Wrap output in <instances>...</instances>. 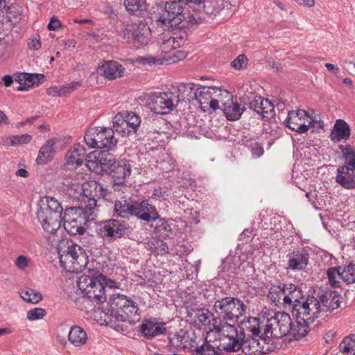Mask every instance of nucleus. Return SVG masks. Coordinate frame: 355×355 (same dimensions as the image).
I'll list each match as a JSON object with an SVG mask.
<instances>
[{"mask_svg": "<svg viewBox=\"0 0 355 355\" xmlns=\"http://www.w3.org/2000/svg\"><path fill=\"white\" fill-rule=\"evenodd\" d=\"M96 200L91 191L83 186V196L81 205L67 208L62 218L63 227L71 235H83L85 232V226L94 219V211Z\"/></svg>", "mask_w": 355, "mask_h": 355, "instance_id": "obj_1", "label": "nucleus"}, {"mask_svg": "<svg viewBox=\"0 0 355 355\" xmlns=\"http://www.w3.org/2000/svg\"><path fill=\"white\" fill-rule=\"evenodd\" d=\"M83 293V300L98 304L106 301L105 287L107 277L95 269H86L77 282Z\"/></svg>", "mask_w": 355, "mask_h": 355, "instance_id": "obj_2", "label": "nucleus"}, {"mask_svg": "<svg viewBox=\"0 0 355 355\" xmlns=\"http://www.w3.org/2000/svg\"><path fill=\"white\" fill-rule=\"evenodd\" d=\"M114 212L121 218L129 219L132 216H136L147 223L155 221L159 217L156 207L150 204L148 200L139 202L125 197L115 201Z\"/></svg>", "mask_w": 355, "mask_h": 355, "instance_id": "obj_3", "label": "nucleus"}, {"mask_svg": "<svg viewBox=\"0 0 355 355\" xmlns=\"http://www.w3.org/2000/svg\"><path fill=\"white\" fill-rule=\"evenodd\" d=\"M107 304V315L116 321L135 324L141 319L138 304L130 297L115 293L111 295Z\"/></svg>", "mask_w": 355, "mask_h": 355, "instance_id": "obj_4", "label": "nucleus"}, {"mask_svg": "<svg viewBox=\"0 0 355 355\" xmlns=\"http://www.w3.org/2000/svg\"><path fill=\"white\" fill-rule=\"evenodd\" d=\"M63 208L53 197H46L42 200L37 211V217L43 230L55 234L61 227Z\"/></svg>", "mask_w": 355, "mask_h": 355, "instance_id": "obj_5", "label": "nucleus"}, {"mask_svg": "<svg viewBox=\"0 0 355 355\" xmlns=\"http://www.w3.org/2000/svg\"><path fill=\"white\" fill-rule=\"evenodd\" d=\"M67 248L59 258L61 266L67 272L78 273L86 270L88 257L85 250L79 245L67 241Z\"/></svg>", "mask_w": 355, "mask_h": 355, "instance_id": "obj_6", "label": "nucleus"}, {"mask_svg": "<svg viewBox=\"0 0 355 355\" xmlns=\"http://www.w3.org/2000/svg\"><path fill=\"white\" fill-rule=\"evenodd\" d=\"M84 140L92 148L113 150L117 144L114 130L109 128L95 127L86 132Z\"/></svg>", "mask_w": 355, "mask_h": 355, "instance_id": "obj_7", "label": "nucleus"}, {"mask_svg": "<svg viewBox=\"0 0 355 355\" xmlns=\"http://www.w3.org/2000/svg\"><path fill=\"white\" fill-rule=\"evenodd\" d=\"M184 18L185 13H183L180 4L176 1H170L166 2L160 8L156 21L163 26L164 28L169 30L184 27V24H180Z\"/></svg>", "mask_w": 355, "mask_h": 355, "instance_id": "obj_8", "label": "nucleus"}, {"mask_svg": "<svg viewBox=\"0 0 355 355\" xmlns=\"http://www.w3.org/2000/svg\"><path fill=\"white\" fill-rule=\"evenodd\" d=\"M123 37L128 43L139 48L146 45L150 39L151 31L147 23L139 21L138 23H123Z\"/></svg>", "mask_w": 355, "mask_h": 355, "instance_id": "obj_9", "label": "nucleus"}, {"mask_svg": "<svg viewBox=\"0 0 355 355\" xmlns=\"http://www.w3.org/2000/svg\"><path fill=\"white\" fill-rule=\"evenodd\" d=\"M149 109L157 114H167L178 105V98L173 91L156 92L147 100Z\"/></svg>", "mask_w": 355, "mask_h": 355, "instance_id": "obj_10", "label": "nucleus"}, {"mask_svg": "<svg viewBox=\"0 0 355 355\" xmlns=\"http://www.w3.org/2000/svg\"><path fill=\"white\" fill-rule=\"evenodd\" d=\"M321 313V306L317 297L308 295L298 304H293V316H297L311 321H315Z\"/></svg>", "mask_w": 355, "mask_h": 355, "instance_id": "obj_11", "label": "nucleus"}, {"mask_svg": "<svg viewBox=\"0 0 355 355\" xmlns=\"http://www.w3.org/2000/svg\"><path fill=\"white\" fill-rule=\"evenodd\" d=\"M129 228V225L124 220L110 219L101 225L98 234L103 239L114 241L124 236Z\"/></svg>", "mask_w": 355, "mask_h": 355, "instance_id": "obj_12", "label": "nucleus"}, {"mask_svg": "<svg viewBox=\"0 0 355 355\" xmlns=\"http://www.w3.org/2000/svg\"><path fill=\"white\" fill-rule=\"evenodd\" d=\"M287 269L293 271L304 270L309 264L310 254L305 248L293 250L287 254Z\"/></svg>", "mask_w": 355, "mask_h": 355, "instance_id": "obj_13", "label": "nucleus"}, {"mask_svg": "<svg viewBox=\"0 0 355 355\" xmlns=\"http://www.w3.org/2000/svg\"><path fill=\"white\" fill-rule=\"evenodd\" d=\"M249 107L261 116L263 120L268 121L275 116V108L272 103L261 96H254L250 102Z\"/></svg>", "mask_w": 355, "mask_h": 355, "instance_id": "obj_14", "label": "nucleus"}, {"mask_svg": "<svg viewBox=\"0 0 355 355\" xmlns=\"http://www.w3.org/2000/svg\"><path fill=\"white\" fill-rule=\"evenodd\" d=\"M139 329L142 335L147 339L164 334L166 331L165 323L159 322L155 318L144 320Z\"/></svg>", "mask_w": 355, "mask_h": 355, "instance_id": "obj_15", "label": "nucleus"}, {"mask_svg": "<svg viewBox=\"0 0 355 355\" xmlns=\"http://www.w3.org/2000/svg\"><path fill=\"white\" fill-rule=\"evenodd\" d=\"M85 148L80 144H76L69 149L65 155V165L69 168H77L86 160Z\"/></svg>", "mask_w": 355, "mask_h": 355, "instance_id": "obj_16", "label": "nucleus"}, {"mask_svg": "<svg viewBox=\"0 0 355 355\" xmlns=\"http://www.w3.org/2000/svg\"><path fill=\"white\" fill-rule=\"evenodd\" d=\"M123 66L116 61H104L97 69V72L110 80H115L123 76L125 72Z\"/></svg>", "mask_w": 355, "mask_h": 355, "instance_id": "obj_17", "label": "nucleus"}, {"mask_svg": "<svg viewBox=\"0 0 355 355\" xmlns=\"http://www.w3.org/2000/svg\"><path fill=\"white\" fill-rule=\"evenodd\" d=\"M295 322H293L289 334V340H300L305 337L310 331V324L313 321L297 316H293Z\"/></svg>", "mask_w": 355, "mask_h": 355, "instance_id": "obj_18", "label": "nucleus"}, {"mask_svg": "<svg viewBox=\"0 0 355 355\" xmlns=\"http://www.w3.org/2000/svg\"><path fill=\"white\" fill-rule=\"evenodd\" d=\"M274 321L276 324L278 334L275 333V338L289 336L291 325L293 324L290 315L285 312H277L268 322Z\"/></svg>", "mask_w": 355, "mask_h": 355, "instance_id": "obj_19", "label": "nucleus"}, {"mask_svg": "<svg viewBox=\"0 0 355 355\" xmlns=\"http://www.w3.org/2000/svg\"><path fill=\"white\" fill-rule=\"evenodd\" d=\"M318 297L321 312L332 311L340 306L341 296L336 291H326Z\"/></svg>", "mask_w": 355, "mask_h": 355, "instance_id": "obj_20", "label": "nucleus"}, {"mask_svg": "<svg viewBox=\"0 0 355 355\" xmlns=\"http://www.w3.org/2000/svg\"><path fill=\"white\" fill-rule=\"evenodd\" d=\"M109 173L112 175L114 184H123L125 178L131 173V167L128 161L121 159L116 162Z\"/></svg>", "mask_w": 355, "mask_h": 355, "instance_id": "obj_21", "label": "nucleus"}, {"mask_svg": "<svg viewBox=\"0 0 355 355\" xmlns=\"http://www.w3.org/2000/svg\"><path fill=\"white\" fill-rule=\"evenodd\" d=\"M354 170L348 166H339L337 168L336 182L346 189H355Z\"/></svg>", "mask_w": 355, "mask_h": 355, "instance_id": "obj_22", "label": "nucleus"}, {"mask_svg": "<svg viewBox=\"0 0 355 355\" xmlns=\"http://www.w3.org/2000/svg\"><path fill=\"white\" fill-rule=\"evenodd\" d=\"M211 313L205 309H191L187 311V321L200 328L209 323Z\"/></svg>", "mask_w": 355, "mask_h": 355, "instance_id": "obj_23", "label": "nucleus"}, {"mask_svg": "<svg viewBox=\"0 0 355 355\" xmlns=\"http://www.w3.org/2000/svg\"><path fill=\"white\" fill-rule=\"evenodd\" d=\"M221 110L227 120L236 121L241 117L245 108L238 102L234 101L232 98H230L223 103Z\"/></svg>", "mask_w": 355, "mask_h": 355, "instance_id": "obj_24", "label": "nucleus"}, {"mask_svg": "<svg viewBox=\"0 0 355 355\" xmlns=\"http://www.w3.org/2000/svg\"><path fill=\"white\" fill-rule=\"evenodd\" d=\"M57 142L55 138H51L45 141L40 148L36 162L38 164H46L51 162L55 153V145Z\"/></svg>", "mask_w": 355, "mask_h": 355, "instance_id": "obj_25", "label": "nucleus"}, {"mask_svg": "<svg viewBox=\"0 0 355 355\" xmlns=\"http://www.w3.org/2000/svg\"><path fill=\"white\" fill-rule=\"evenodd\" d=\"M351 135L349 124L343 119H337L330 134L331 140L336 143L347 140Z\"/></svg>", "mask_w": 355, "mask_h": 355, "instance_id": "obj_26", "label": "nucleus"}, {"mask_svg": "<svg viewBox=\"0 0 355 355\" xmlns=\"http://www.w3.org/2000/svg\"><path fill=\"white\" fill-rule=\"evenodd\" d=\"M305 297L302 287L297 284L288 283L286 287V295L283 297L285 305L292 306L293 304H298L299 301Z\"/></svg>", "mask_w": 355, "mask_h": 355, "instance_id": "obj_27", "label": "nucleus"}, {"mask_svg": "<svg viewBox=\"0 0 355 355\" xmlns=\"http://www.w3.org/2000/svg\"><path fill=\"white\" fill-rule=\"evenodd\" d=\"M193 83H180L177 90L174 92L178 98V103L180 101L191 102L196 98L197 87Z\"/></svg>", "mask_w": 355, "mask_h": 355, "instance_id": "obj_28", "label": "nucleus"}, {"mask_svg": "<svg viewBox=\"0 0 355 355\" xmlns=\"http://www.w3.org/2000/svg\"><path fill=\"white\" fill-rule=\"evenodd\" d=\"M241 331L245 336H259L263 326L260 325L259 319L250 317L247 320H243L239 325Z\"/></svg>", "mask_w": 355, "mask_h": 355, "instance_id": "obj_29", "label": "nucleus"}, {"mask_svg": "<svg viewBox=\"0 0 355 355\" xmlns=\"http://www.w3.org/2000/svg\"><path fill=\"white\" fill-rule=\"evenodd\" d=\"M123 5L130 15L143 17L148 10L146 0H124Z\"/></svg>", "mask_w": 355, "mask_h": 355, "instance_id": "obj_30", "label": "nucleus"}, {"mask_svg": "<svg viewBox=\"0 0 355 355\" xmlns=\"http://www.w3.org/2000/svg\"><path fill=\"white\" fill-rule=\"evenodd\" d=\"M220 89L216 87H205L198 85L197 86V95L196 100L201 107H207L209 101L212 98V95L220 92Z\"/></svg>", "mask_w": 355, "mask_h": 355, "instance_id": "obj_31", "label": "nucleus"}, {"mask_svg": "<svg viewBox=\"0 0 355 355\" xmlns=\"http://www.w3.org/2000/svg\"><path fill=\"white\" fill-rule=\"evenodd\" d=\"M245 311L246 306L244 303L239 298L234 297L225 321H236L240 316L245 314Z\"/></svg>", "mask_w": 355, "mask_h": 355, "instance_id": "obj_32", "label": "nucleus"}, {"mask_svg": "<svg viewBox=\"0 0 355 355\" xmlns=\"http://www.w3.org/2000/svg\"><path fill=\"white\" fill-rule=\"evenodd\" d=\"M233 298L234 297H224L216 300L214 302L213 309L218 317L223 320H225L227 316L228 310H230Z\"/></svg>", "mask_w": 355, "mask_h": 355, "instance_id": "obj_33", "label": "nucleus"}, {"mask_svg": "<svg viewBox=\"0 0 355 355\" xmlns=\"http://www.w3.org/2000/svg\"><path fill=\"white\" fill-rule=\"evenodd\" d=\"M68 338L74 346L80 347L86 343L87 335L80 327L73 326L69 331Z\"/></svg>", "mask_w": 355, "mask_h": 355, "instance_id": "obj_34", "label": "nucleus"}, {"mask_svg": "<svg viewBox=\"0 0 355 355\" xmlns=\"http://www.w3.org/2000/svg\"><path fill=\"white\" fill-rule=\"evenodd\" d=\"M125 118L123 113L120 112L116 114L113 119V125L112 128H111L114 130V132H118L123 137L128 136L132 134Z\"/></svg>", "mask_w": 355, "mask_h": 355, "instance_id": "obj_35", "label": "nucleus"}, {"mask_svg": "<svg viewBox=\"0 0 355 355\" xmlns=\"http://www.w3.org/2000/svg\"><path fill=\"white\" fill-rule=\"evenodd\" d=\"M230 342L224 347V349L226 352H238L241 348L243 351H245L247 348V341H245V336L243 333H240L238 336H235L233 338H229Z\"/></svg>", "mask_w": 355, "mask_h": 355, "instance_id": "obj_36", "label": "nucleus"}, {"mask_svg": "<svg viewBox=\"0 0 355 355\" xmlns=\"http://www.w3.org/2000/svg\"><path fill=\"white\" fill-rule=\"evenodd\" d=\"M87 161V166L88 168L97 174H104L106 164H102L97 151H94L88 155Z\"/></svg>", "mask_w": 355, "mask_h": 355, "instance_id": "obj_37", "label": "nucleus"}, {"mask_svg": "<svg viewBox=\"0 0 355 355\" xmlns=\"http://www.w3.org/2000/svg\"><path fill=\"white\" fill-rule=\"evenodd\" d=\"M187 334L188 333L183 329H180L178 332L176 333L170 334L168 338L171 345L176 348H186V343L187 342V337H188Z\"/></svg>", "mask_w": 355, "mask_h": 355, "instance_id": "obj_38", "label": "nucleus"}, {"mask_svg": "<svg viewBox=\"0 0 355 355\" xmlns=\"http://www.w3.org/2000/svg\"><path fill=\"white\" fill-rule=\"evenodd\" d=\"M284 123L286 126L292 130H294L298 133H305L306 132L309 127L311 124L310 121L308 125L305 124V123H302L299 119L293 120L291 119V115L288 114L286 119L284 120Z\"/></svg>", "mask_w": 355, "mask_h": 355, "instance_id": "obj_39", "label": "nucleus"}, {"mask_svg": "<svg viewBox=\"0 0 355 355\" xmlns=\"http://www.w3.org/2000/svg\"><path fill=\"white\" fill-rule=\"evenodd\" d=\"M286 287L287 284L279 283L277 285H272L268 291V297L275 304L280 303L281 300L286 295Z\"/></svg>", "mask_w": 355, "mask_h": 355, "instance_id": "obj_40", "label": "nucleus"}, {"mask_svg": "<svg viewBox=\"0 0 355 355\" xmlns=\"http://www.w3.org/2000/svg\"><path fill=\"white\" fill-rule=\"evenodd\" d=\"M44 78V76L40 73H21L15 80L26 83L28 87H33L35 85L37 86Z\"/></svg>", "mask_w": 355, "mask_h": 355, "instance_id": "obj_41", "label": "nucleus"}, {"mask_svg": "<svg viewBox=\"0 0 355 355\" xmlns=\"http://www.w3.org/2000/svg\"><path fill=\"white\" fill-rule=\"evenodd\" d=\"M339 350L345 355H355V335L345 337L339 345Z\"/></svg>", "mask_w": 355, "mask_h": 355, "instance_id": "obj_42", "label": "nucleus"}, {"mask_svg": "<svg viewBox=\"0 0 355 355\" xmlns=\"http://www.w3.org/2000/svg\"><path fill=\"white\" fill-rule=\"evenodd\" d=\"M110 150H111L104 149L98 152L102 164H106V167H103L105 173H108L110 171L116 162L114 156L110 153Z\"/></svg>", "mask_w": 355, "mask_h": 355, "instance_id": "obj_43", "label": "nucleus"}, {"mask_svg": "<svg viewBox=\"0 0 355 355\" xmlns=\"http://www.w3.org/2000/svg\"><path fill=\"white\" fill-rule=\"evenodd\" d=\"M20 296L24 301L33 304H37L42 300V294L31 288L22 290Z\"/></svg>", "mask_w": 355, "mask_h": 355, "instance_id": "obj_44", "label": "nucleus"}, {"mask_svg": "<svg viewBox=\"0 0 355 355\" xmlns=\"http://www.w3.org/2000/svg\"><path fill=\"white\" fill-rule=\"evenodd\" d=\"M123 114L132 133H136L141 124L139 116L132 112H126Z\"/></svg>", "mask_w": 355, "mask_h": 355, "instance_id": "obj_45", "label": "nucleus"}, {"mask_svg": "<svg viewBox=\"0 0 355 355\" xmlns=\"http://www.w3.org/2000/svg\"><path fill=\"white\" fill-rule=\"evenodd\" d=\"M342 270L343 268L339 267H331L328 269L327 275L328 277L329 282L331 286L336 288L340 286V282L336 279H342Z\"/></svg>", "mask_w": 355, "mask_h": 355, "instance_id": "obj_46", "label": "nucleus"}, {"mask_svg": "<svg viewBox=\"0 0 355 355\" xmlns=\"http://www.w3.org/2000/svg\"><path fill=\"white\" fill-rule=\"evenodd\" d=\"M342 279L347 284L355 282V263H349L343 268Z\"/></svg>", "mask_w": 355, "mask_h": 355, "instance_id": "obj_47", "label": "nucleus"}, {"mask_svg": "<svg viewBox=\"0 0 355 355\" xmlns=\"http://www.w3.org/2000/svg\"><path fill=\"white\" fill-rule=\"evenodd\" d=\"M157 220L158 223L155 227V232L163 236H168L171 232V226L164 218H161L160 216ZM155 220H157V219Z\"/></svg>", "mask_w": 355, "mask_h": 355, "instance_id": "obj_48", "label": "nucleus"}, {"mask_svg": "<svg viewBox=\"0 0 355 355\" xmlns=\"http://www.w3.org/2000/svg\"><path fill=\"white\" fill-rule=\"evenodd\" d=\"M32 136L29 134H22L21 135L10 136V146H15L28 144L31 139Z\"/></svg>", "mask_w": 355, "mask_h": 355, "instance_id": "obj_49", "label": "nucleus"}, {"mask_svg": "<svg viewBox=\"0 0 355 355\" xmlns=\"http://www.w3.org/2000/svg\"><path fill=\"white\" fill-rule=\"evenodd\" d=\"M258 336H245V341H247L246 344V350L244 351V353L247 355H259L258 352L257 351V343Z\"/></svg>", "mask_w": 355, "mask_h": 355, "instance_id": "obj_50", "label": "nucleus"}, {"mask_svg": "<svg viewBox=\"0 0 355 355\" xmlns=\"http://www.w3.org/2000/svg\"><path fill=\"white\" fill-rule=\"evenodd\" d=\"M248 63V59L245 54L238 55L232 62L231 66L236 70L245 69Z\"/></svg>", "mask_w": 355, "mask_h": 355, "instance_id": "obj_51", "label": "nucleus"}, {"mask_svg": "<svg viewBox=\"0 0 355 355\" xmlns=\"http://www.w3.org/2000/svg\"><path fill=\"white\" fill-rule=\"evenodd\" d=\"M215 329L218 332L223 331V333H227L228 338H233L239 334L235 326L228 323H225L220 327H215Z\"/></svg>", "mask_w": 355, "mask_h": 355, "instance_id": "obj_52", "label": "nucleus"}, {"mask_svg": "<svg viewBox=\"0 0 355 355\" xmlns=\"http://www.w3.org/2000/svg\"><path fill=\"white\" fill-rule=\"evenodd\" d=\"M343 157L346 164L343 166L355 168V150L354 148H349L347 151H345L343 153Z\"/></svg>", "mask_w": 355, "mask_h": 355, "instance_id": "obj_53", "label": "nucleus"}, {"mask_svg": "<svg viewBox=\"0 0 355 355\" xmlns=\"http://www.w3.org/2000/svg\"><path fill=\"white\" fill-rule=\"evenodd\" d=\"M46 314V311L42 308H34L27 312V319L35 320L42 318Z\"/></svg>", "mask_w": 355, "mask_h": 355, "instance_id": "obj_54", "label": "nucleus"}, {"mask_svg": "<svg viewBox=\"0 0 355 355\" xmlns=\"http://www.w3.org/2000/svg\"><path fill=\"white\" fill-rule=\"evenodd\" d=\"M103 13L107 16V17L111 20L118 19V11L114 8V7L109 4L105 3L102 10Z\"/></svg>", "mask_w": 355, "mask_h": 355, "instance_id": "obj_55", "label": "nucleus"}, {"mask_svg": "<svg viewBox=\"0 0 355 355\" xmlns=\"http://www.w3.org/2000/svg\"><path fill=\"white\" fill-rule=\"evenodd\" d=\"M205 0H178V3H184L192 7L193 10H200L205 7Z\"/></svg>", "mask_w": 355, "mask_h": 355, "instance_id": "obj_56", "label": "nucleus"}, {"mask_svg": "<svg viewBox=\"0 0 355 355\" xmlns=\"http://www.w3.org/2000/svg\"><path fill=\"white\" fill-rule=\"evenodd\" d=\"M274 324H267L263 326V332L261 336H263L266 337H272L275 338V333L278 334L277 327H273Z\"/></svg>", "mask_w": 355, "mask_h": 355, "instance_id": "obj_57", "label": "nucleus"}, {"mask_svg": "<svg viewBox=\"0 0 355 355\" xmlns=\"http://www.w3.org/2000/svg\"><path fill=\"white\" fill-rule=\"evenodd\" d=\"M64 89V85L61 87L53 86L47 89V93L52 96H62L66 95Z\"/></svg>", "mask_w": 355, "mask_h": 355, "instance_id": "obj_58", "label": "nucleus"}, {"mask_svg": "<svg viewBox=\"0 0 355 355\" xmlns=\"http://www.w3.org/2000/svg\"><path fill=\"white\" fill-rule=\"evenodd\" d=\"M183 21L191 25L199 24L202 22V18L197 13H188L187 15H185V18L183 19Z\"/></svg>", "mask_w": 355, "mask_h": 355, "instance_id": "obj_59", "label": "nucleus"}, {"mask_svg": "<svg viewBox=\"0 0 355 355\" xmlns=\"http://www.w3.org/2000/svg\"><path fill=\"white\" fill-rule=\"evenodd\" d=\"M288 114L291 115L293 120L299 119L300 121H302L305 117H309L308 112L304 110H292L288 112Z\"/></svg>", "mask_w": 355, "mask_h": 355, "instance_id": "obj_60", "label": "nucleus"}, {"mask_svg": "<svg viewBox=\"0 0 355 355\" xmlns=\"http://www.w3.org/2000/svg\"><path fill=\"white\" fill-rule=\"evenodd\" d=\"M251 152L252 155L257 157H259L264 153V150L259 143L255 142L251 145Z\"/></svg>", "mask_w": 355, "mask_h": 355, "instance_id": "obj_61", "label": "nucleus"}, {"mask_svg": "<svg viewBox=\"0 0 355 355\" xmlns=\"http://www.w3.org/2000/svg\"><path fill=\"white\" fill-rule=\"evenodd\" d=\"M15 265L21 270H24L28 266V258L24 255H19L15 261Z\"/></svg>", "mask_w": 355, "mask_h": 355, "instance_id": "obj_62", "label": "nucleus"}, {"mask_svg": "<svg viewBox=\"0 0 355 355\" xmlns=\"http://www.w3.org/2000/svg\"><path fill=\"white\" fill-rule=\"evenodd\" d=\"M275 344L274 343V341L272 340V341H268L266 345L262 346V347L259 350V352H261L260 354H268L270 352L275 351Z\"/></svg>", "mask_w": 355, "mask_h": 355, "instance_id": "obj_63", "label": "nucleus"}, {"mask_svg": "<svg viewBox=\"0 0 355 355\" xmlns=\"http://www.w3.org/2000/svg\"><path fill=\"white\" fill-rule=\"evenodd\" d=\"M62 27V24L58 19L53 16L48 24V28L51 31H58Z\"/></svg>", "mask_w": 355, "mask_h": 355, "instance_id": "obj_64", "label": "nucleus"}]
</instances>
